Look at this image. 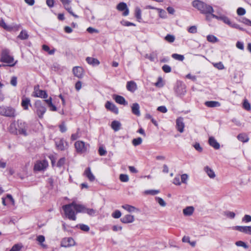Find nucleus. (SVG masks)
Segmentation results:
<instances>
[{"label":"nucleus","mask_w":251,"mask_h":251,"mask_svg":"<svg viewBox=\"0 0 251 251\" xmlns=\"http://www.w3.org/2000/svg\"><path fill=\"white\" fill-rule=\"evenodd\" d=\"M82 208V205L77 204L75 202L62 206L66 217L73 221L76 220V214L81 212Z\"/></svg>","instance_id":"1"},{"label":"nucleus","mask_w":251,"mask_h":251,"mask_svg":"<svg viewBox=\"0 0 251 251\" xmlns=\"http://www.w3.org/2000/svg\"><path fill=\"white\" fill-rule=\"evenodd\" d=\"M192 4L194 7L197 9L202 14H211L212 15L214 12V9L211 5L200 0H194Z\"/></svg>","instance_id":"2"},{"label":"nucleus","mask_w":251,"mask_h":251,"mask_svg":"<svg viewBox=\"0 0 251 251\" xmlns=\"http://www.w3.org/2000/svg\"><path fill=\"white\" fill-rule=\"evenodd\" d=\"M0 61L6 64V65H3V66L9 67L14 66L18 62L17 60H14L13 56L10 55V51L7 49H4L2 50Z\"/></svg>","instance_id":"3"},{"label":"nucleus","mask_w":251,"mask_h":251,"mask_svg":"<svg viewBox=\"0 0 251 251\" xmlns=\"http://www.w3.org/2000/svg\"><path fill=\"white\" fill-rule=\"evenodd\" d=\"M0 114L4 116L14 117L16 116L15 110L11 107H0Z\"/></svg>","instance_id":"4"},{"label":"nucleus","mask_w":251,"mask_h":251,"mask_svg":"<svg viewBox=\"0 0 251 251\" xmlns=\"http://www.w3.org/2000/svg\"><path fill=\"white\" fill-rule=\"evenodd\" d=\"M75 148L77 152L82 153L85 152L89 147V144L85 143L81 141H76L75 144Z\"/></svg>","instance_id":"5"},{"label":"nucleus","mask_w":251,"mask_h":251,"mask_svg":"<svg viewBox=\"0 0 251 251\" xmlns=\"http://www.w3.org/2000/svg\"><path fill=\"white\" fill-rule=\"evenodd\" d=\"M36 113L38 117L40 119L43 118V115L46 111V108L42 104L40 100H37L35 103Z\"/></svg>","instance_id":"6"},{"label":"nucleus","mask_w":251,"mask_h":251,"mask_svg":"<svg viewBox=\"0 0 251 251\" xmlns=\"http://www.w3.org/2000/svg\"><path fill=\"white\" fill-rule=\"evenodd\" d=\"M28 127V125L26 123L19 121H18L17 130L18 133L19 134L27 136Z\"/></svg>","instance_id":"7"},{"label":"nucleus","mask_w":251,"mask_h":251,"mask_svg":"<svg viewBox=\"0 0 251 251\" xmlns=\"http://www.w3.org/2000/svg\"><path fill=\"white\" fill-rule=\"evenodd\" d=\"M48 166V162L45 160L36 161L34 166V170L35 171H42L45 170Z\"/></svg>","instance_id":"8"},{"label":"nucleus","mask_w":251,"mask_h":251,"mask_svg":"<svg viewBox=\"0 0 251 251\" xmlns=\"http://www.w3.org/2000/svg\"><path fill=\"white\" fill-rule=\"evenodd\" d=\"M33 96L34 97L46 99L48 97V94L46 91L39 89L38 85L34 87Z\"/></svg>","instance_id":"9"},{"label":"nucleus","mask_w":251,"mask_h":251,"mask_svg":"<svg viewBox=\"0 0 251 251\" xmlns=\"http://www.w3.org/2000/svg\"><path fill=\"white\" fill-rule=\"evenodd\" d=\"M233 229L245 234L251 235V226H235Z\"/></svg>","instance_id":"10"},{"label":"nucleus","mask_w":251,"mask_h":251,"mask_svg":"<svg viewBox=\"0 0 251 251\" xmlns=\"http://www.w3.org/2000/svg\"><path fill=\"white\" fill-rule=\"evenodd\" d=\"M75 242L72 237L65 238L61 242V246L65 248L74 246Z\"/></svg>","instance_id":"11"},{"label":"nucleus","mask_w":251,"mask_h":251,"mask_svg":"<svg viewBox=\"0 0 251 251\" xmlns=\"http://www.w3.org/2000/svg\"><path fill=\"white\" fill-rule=\"evenodd\" d=\"M73 72L74 75L79 78H82L83 76L84 71L81 67L76 66L74 67Z\"/></svg>","instance_id":"12"},{"label":"nucleus","mask_w":251,"mask_h":251,"mask_svg":"<svg viewBox=\"0 0 251 251\" xmlns=\"http://www.w3.org/2000/svg\"><path fill=\"white\" fill-rule=\"evenodd\" d=\"M117 9L120 11H124L123 15L125 16H127L129 13V10L127 7L126 4L125 2L119 3L117 6Z\"/></svg>","instance_id":"13"},{"label":"nucleus","mask_w":251,"mask_h":251,"mask_svg":"<svg viewBox=\"0 0 251 251\" xmlns=\"http://www.w3.org/2000/svg\"><path fill=\"white\" fill-rule=\"evenodd\" d=\"M184 127L183 119L182 117H179L176 120V128L179 132L182 133L184 131Z\"/></svg>","instance_id":"14"},{"label":"nucleus","mask_w":251,"mask_h":251,"mask_svg":"<svg viewBox=\"0 0 251 251\" xmlns=\"http://www.w3.org/2000/svg\"><path fill=\"white\" fill-rule=\"evenodd\" d=\"M120 220L124 224L131 223L134 221V217L133 215L127 214L123 217Z\"/></svg>","instance_id":"15"},{"label":"nucleus","mask_w":251,"mask_h":251,"mask_svg":"<svg viewBox=\"0 0 251 251\" xmlns=\"http://www.w3.org/2000/svg\"><path fill=\"white\" fill-rule=\"evenodd\" d=\"M105 106L106 109L111 111L112 112H114V113L117 114L118 113V108L115 106V104L110 102L109 101H107L106 102Z\"/></svg>","instance_id":"16"},{"label":"nucleus","mask_w":251,"mask_h":251,"mask_svg":"<svg viewBox=\"0 0 251 251\" xmlns=\"http://www.w3.org/2000/svg\"><path fill=\"white\" fill-rule=\"evenodd\" d=\"M208 142L209 145L216 150L220 148V144L213 137H210L209 138Z\"/></svg>","instance_id":"17"},{"label":"nucleus","mask_w":251,"mask_h":251,"mask_svg":"<svg viewBox=\"0 0 251 251\" xmlns=\"http://www.w3.org/2000/svg\"><path fill=\"white\" fill-rule=\"evenodd\" d=\"M126 89L131 92H134L137 89V85L133 81H128L126 84Z\"/></svg>","instance_id":"18"},{"label":"nucleus","mask_w":251,"mask_h":251,"mask_svg":"<svg viewBox=\"0 0 251 251\" xmlns=\"http://www.w3.org/2000/svg\"><path fill=\"white\" fill-rule=\"evenodd\" d=\"M122 207L129 212H134V211H136L137 212H140L139 209H138L133 206L129 205V204L123 205L122 206Z\"/></svg>","instance_id":"19"},{"label":"nucleus","mask_w":251,"mask_h":251,"mask_svg":"<svg viewBox=\"0 0 251 251\" xmlns=\"http://www.w3.org/2000/svg\"><path fill=\"white\" fill-rule=\"evenodd\" d=\"M211 16L214 18H216L217 20H222L225 23L227 24L228 25H229L231 24V22L229 20V19L225 16H218L217 15H215L214 14H212Z\"/></svg>","instance_id":"20"},{"label":"nucleus","mask_w":251,"mask_h":251,"mask_svg":"<svg viewBox=\"0 0 251 251\" xmlns=\"http://www.w3.org/2000/svg\"><path fill=\"white\" fill-rule=\"evenodd\" d=\"M87 62L92 66H98L100 64V61L96 58L87 57L86 59Z\"/></svg>","instance_id":"21"},{"label":"nucleus","mask_w":251,"mask_h":251,"mask_svg":"<svg viewBox=\"0 0 251 251\" xmlns=\"http://www.w3.org/2000/svg\"><path fill=\"white\" fill-rule=\"evenodd\" d=\"M139 108V105L137 103H134L131 106V110L133 114L137 116H139L140 115Z\"/></svg>","instance_id":"22"},{"label":"nucleus","mask_w":251,"mask_h":251,"mask_svg":"<svg viewBox=\"0 0 251 251\" xmlns=\"http://www.w3.org/2000/svg\"><path fill=\"white\" fill-rule=\"evenodd\" d=\"M204 171L210 178H214L215 177L216 175L214 172L208 166H206L204 167Z\"/></svg>","instance_id":"23"},{"label":"nucleus","mask_w":251,"mask_h":251,"mask_svg":"<svg viewBox=\"0 0 251 251\" xmlns=\"http://www.w3.org/2000/svg\"><path fill=\"white\" fill-rule=\"evenodd\" d=\"M84 175L90 181H93L95 179V177L92 173L90 168H87L85 170Z\"/></svg>","instance_id":"24"},{"label":"nucleus","mask_w":251,"mask_h":251,"mask_svg":"<svg viewBox=\"0 0 251 251\" xmlns=\"http://www.w3.org/2000/svg\"><path fill=\"white\" fill-rule=\"evenodd\" d=\"M194 208L193 206H187L183 210V213L185 216H189L193 214Z\"/></svg>","instance_id":"25"},{"label":"nucleus","mask_w":251,"mask_h":251,"mask_svg":"<svg viewBox=\"0 0 251 251\" xmlns=\"http://www.w3.org/2000/svg\"><path fill=\"white\" fill-rule=\"evenodd\" d=\"M204 104L208 107H217L221 105L220 103L217 101H207Z\"/></svg>","instance_id":"26"},{"label":"nucleus","mask_w":251,"mask_h":251,"mask_svg":"<svg viewBox=\"0 0 251 251\" xmlns=\"http://www.w3.org/2000/svg\"><path fill=\"white\" fill-rule=\"evenodd\" d=\"M115 100L116 102L123 105H127V102H126L125 99V98L121 96H116L115 98Z\"/></svg>","instance_id":"27"},{"label":"nucleus","mask_w":251,"mask_h":251,"mask_svg":"<svg viewBox=\"0 0 251 251\" xmlns=\"http://www.w3.org/2000/svg\"><path fill=\"white\" fill-rule=\"evenodd\" d=\"M82 211L81 213H86L89 215L93 216L95 215L96 213V211L92 208H87L84 206L82 205Z\"/></svg>","instance_id":"28"},{"label":"nucleus","mask_w":251,"mask_h":251,"mask_svg":"<svg viewBox=\"0 0 251 251\" xmlns=\"http://www.w3.org/2000/svg\"><path fill=\"white\" fill-rule=\"evenodd\" d=\"M30 100L28 98H25L22 99V106L25 110H27L28 108V105L30 104Z\"/></svg>","instance_id":"29"},{"label":"nucleus","mask_w":251,"mask_h":251,"mask_svg":"<svg viewBox=\"0 0 251 251\" xmlns=\"http://www.w3.org/2000/svg\"><path fill=\"white\" fill-rule=\"evenodd\" d=\"M0 26L3 27L5 30L8 31L11 30L13 27L11 26L7 25L3 19L0 20Z\"/></svg>","instance_id":"30"},{"label":"nucleus","mask_w":251,"mask_h":251,"mask_svg":"<svg viewBox=\"0 0 251 251\" xmlns=\"http://www.w3.org/2000/svg\"><path fill=\"white\" fill-rule=\"evenodd\" d=\"M176 92L179 95H183L186 92L184 86H177L176 88Z\"/></svg>","instance_id":"31"},{"label":"nucleus","mask_w":251,"mask_h":251,"mask_svg":"<svg viewBox=\"0 0 251 251\" xmlns=\"http://www.w3.org/2000/svg\"><path fill=\"white\" fill-rule=\"evenodd\" d=\"M121 124L119 122L114 121L112 122L111 127L115 131H118L120 129Z\"/></svg>","instance_id":"32"},{"label":"nucleus","mask_w":251,"mask_h":251,"mask_svg":"<svg viewBox=\"0 0 251 251\" xmlns=\"http://www.w3.org/2000/svg\"><path fill=\"white\" fill-rule=\"evenodd\" d=\"M56 146L58 150L63 151L65 149L64 142L62 140H59L56 142Z\"/></svg>","instance_id":"33"},{"label":"nucleus","mask_w":251,"mask_h":251,"mask_svg":"<svg viewBox=\"0 0 251 251\" xmlns=\"http://www.w3.org/2000/svg\"><path fill=\"white\" fill-rule=\"evenodd\" d=\"M237 137L240 141L243 142H247L249 140L248 136L245 134H240Z\"/></svg>","instance_id":"34"},{"label":"nucleus","mask_w":251,"mask_h":251,"mask_svg":"<svg viewBox=\"0 0 251 251\" xmlns=\"http://www.w3.org/2000/svg\"><path fill=\"white\" fill-rule=\"evenodd\" d=\"M9 131L13 134H18L17 127L16 126L15 123H13L10 124L9 126Z\"/></svg>","instance_id":"35"},{"label":"nucleus","mask_w":251,"mask_h":251,"mask_svg":"<svg viewBox=\"0 0 251 251\" xmlns=\"http://www.w3.org/2000/svg\"><path fill=\"white\" fill-rule=\"evenodd\" d=\"M135 17L139 22L142 20L141 10L139 7H136L135 9Z\"/></svg>","instance_id":"36"},{"label":"nucleus","mask_w":251,"mask_h":251,"mask_svg":"<svg viewBox=\"0 0 251 251\" xmlns=\"http://www.w3.org/2000/svg\"><path fill=\"white\" fill-rule=\"evenodd\" d=\"M143 140L141 137L134 138L132 141V143L134 146H138L142 143Z\"/></svg>","instance_id":"37"},{"label":"nucleus","mask_w":251,"mask_h":251,"mask_svg":"<svg viewBox=\"0 0 251 251\" xmlns=\"http://www.w3.org/2000/svg\"><path fill=\"white\" fill-rule=\"evenodd\" d=\"M42 49L43 50H44L46 51H47L49 54L52 55L55 52V49H52L51 50H50V48L48 46L44 45L42 46Z\"/></svg>","instance_id":"38"},{"label":"nucleus","mask_w":251,"mask_h":251,"mask_svg":"<svg viewBox=\"0 0 251 251\" xmlns=\"http://www.w3.org/2000/svg\"><path fill=\"white\" fill-rule=\"evenodd\" d=\"M28 34L26 31L22 30L18 36V37L22 40L26 39L28 38Z\"/></svg>","instance_id":"39"},{"label":"nucleus","mask_w":251,"mask_h":251,"mask_svg":"<svg viewBox=\"0 0 251 251\" xmlns=\"http://www.w3.org/2000/svg\"><path fill=\"white\" fill-rule=\"evenodd\" d=\"M224 215L226 216V217L230 218V219H233L234 218L235 216V214L233 212L229 211H226L224 212Z\"/></svg>","instance_id":"40"},{"label":"nucleus","mask_w":251,"mask_h":251,"mask_svg":"<svg viewBox=\"0 0 251 251\" xmlns=\"http://www.w3.org/2000/svg\"><path fill=\"white\" fill-rule=\"evenodd\" d=\"M175 39V37L174 35H171V34H167L165 37V40L169 42V43H173L174 42Z\"/></svg>","instance_id":"41"},{"label":"nucleus","mask_w":251,"mask_h":251,"mask_svg":"<svg viewBox=\"0 0 251 251\" xmlns=\"http://www.w3.org/2000/svg\"><path fill=\"white\" fill-rule=\"evenodd\" d=\"M172 57L175 59L179 60V61H183L184 59V56L182 55L174 53L172 55Z\"/></svg>","instance_id":"42"},{"label":"nucleus","mask_w":251,"mask_h":251,"mask_svg":"<svg viewBox=\"0 0 251 251\" xmlns=\"http://www.w3.org/2000/svg\"><path fill=\"white\" fill-rule=\"evenodd\" d=\"M119 178L122 182H126L129 180L128 176L126 174H121Z\"/></svg>","instance_id":"43"},{"label":"nucleus","mask_w":251,"mask_h":251,"mask_svg":"<svg viewBox=\"0 0 251 251\" xmlns=\"http://www.w3.org/2000/svg\"><path fill=\"white\" fill-rule=\"evenodd\" d=\"M155 200L160 206L164 207L166 205V203L162 198L159 197H156Z\"/></svg>","instance_id":"44"},{"label":"nucleus","mask_w":251,"mask_h":251,"mask_svg":"<svg viewBox=\"0 0 251 251\" xmlns=\"http://www.w3.org/2000/svg\"><path fill=\"white\" fill-rule=\"evenodd\" d=\"M45 237L43 235H39L37 237V240L41 244V245L46 248V246L43 244V243L45 241Z\"/></svg>","instance_id":"45"},{"label":"nucleus","mask_w":251,"mask_h":251,"mask_svg":"<svg viewBox=\"0 0 251 251\" xmlns=\"http://www.w3.org/2000/svg\"><path fill=\"white\" fill-rule=\"evenodd\" d=\"M145 194L147 195H155L159 193V190H146L145 191Z\"/></svg>","instance_id":"46"},{"label":"nucleus","mask_w":251,"mask_h":251,"mask_svg":"<svg viewBox=\"0 0 251 251\" xmlns=\"http://www.w3.org/2000/svg\"><path fill=\"white\" fill-rule=\"evenodd\" d=\"M145 57L149 59L151 61H154L155 59L156 58V55L154 53L150 54H147L145 55Z\"/></svg>","instance_id":"47"},{"label":"nucleus","mask_w":251,"mask_h":251,"mask_svg":"<svg viewBox=\"0 0 251 251\" xmlns=\"http://www.w3.org/2000/svg\"><path fill=\"white\" fill-rule=\"evenodd\" d=\"M243 107L245 109L248 111H250L251 109V104L247 100H245L244 101Z\"/></svg>","instance_id":"48"},{"label":"nucleus","mask_w":251,"mask_h":251,"mask_svg":"<svg viewBox=\"0 0 251 251\" xmlns=\"http://www.w3.org/2000/svg\"><path fill=\"white\" fill-rule=\"evenodd\" d=\"M235 245L237 246L242 247L246 249L248 248V246L245 242H244L242 241H237L235 243Z\"/></svg>","instance_id":"49"},{"label":"nucleus","mask_w":251,"mask_h":251,"mask_svg":"<svg viewBox=\"0 0 251 251\" xmlns=\"http://www.w3.org/2000/svg\"><path fill=\"white\" fill-rule=\"evenodd\" d=\"M22 248V246L20 244L14 245L9 251H19Z\"/></svg>","instance_id":"50"},{"label":"nucleus","mask_w":251,"mask_h":251,"mask_svg":"<svg viewBox=\"0 0 251 251\" xmlns=\"http://www.w3.org/2000/svg\"><path fill=\"white\" fill-rule=\"evenodd\" d=\"M122 215L121 212L118 210H115L112 214V216L113 218L117 219L119 218Z\"/></svg>","instance_id":"51"},{"label":"nucleus","mask_w":251,"mask_h":251,"mask_svg":"<svg viewBox=\"0 0 251 251\" xmlns=\"http://www.w3.org/2000/svg\"><path fill=\"white\" fill-rule=\"evenodd\" d=\"M65 8V9L66 10L68 11V12L71 14L73 16H74V17L75 18H78V16L75 15L72 11V8L69 6V5H68V6H65V7H64Z\"/></svg>","instance_id":"52"},{"label":"nucleus","mask_w":251,"mask_h":251,"mask_svg":"<svg viewBox=\"0 0 251 251\" xmlns=\"http://www.w3.org/2000/svg\"><path fill=\"white\" fill-rule=\"evenodd\" d=\"M181 182L184 184H187V180L188 178V176L186 174H183L180 176Z\"/></svg>","instance_id":"53"},{"label":"nucleus","mask_w":251,"mask_h":251,"mask_svg":"<svg viewBox=\"0 0 251 251\" xmlns=\"http://www.w3.org/2000/svg\"><path fill=\"white\" fill-rule=\"evenodd\" d=\"M214 66L219 70H223L224 69V66L221 62L213 64Z\"/></svg>","instance_id":"54"},{"label":"nucleus","mask_w":251,"mask_h":251,"mask_svg":"<svg viewBox=\"0 0 251 251\" xmlns=\"http://www.w3.org/2000/svg\"><path fill=\"white\" fill-rule=\"evenodd\" d=\"M242 221L245 223H249L251 222V216L249 215H245L243 217Z\"/></svg>","instance_id":"55"},{"label":"nucleus","mask_w":251,"mask_h":251,"mask_svg":"<svg viewBox=\"0 0 251 251\" xmlns=\"http://www.w3.org/2000/svg\"><path fill=\"white\" fill-rule=\"evenodd\" d=\"M207 40L210 42H216L217 41V38L213 35H208L207 36Z\"/></svg>","instance_id":"56"},{"label":"nucleus","mask_w":251,"mask_h":251,"mask_svg":"<svg viewBox=\"0 0 251 251\" xmlns=\"http://www.w3.org/2000/svg\"><path fill=\"white\" fill-rule=\"evenodd\" d=\"M173 183L176 185H180L181 182L180 181V177L178 176H176L173 179Z\"/></svg>","instance_id":"57"},{"label":"nucleus","mask_w":251,"mask_h":251,"mask_svg":"<svg viewBox=\"0 0 251 251\" xmlns=\"http://www.w3.org/2000/svg\"><path fill=\"white\" fill-rule=\"evenodd\" d=\"M163 71L166 73H170L171 71V68L168 65H164L162 67Z\"/></svg>","instance_id":"58"},{"label":"nucleus","mask_w":251,"mask_h":251,"mask_svg":"<svg viewBox=\"0 0 251 251\" xmlns=\"http://www.w3.org/2000/svg\"><path fill=\"white\" fill-rule=\"evenodd\" d=\"M237 13L238 15L242 16L245 14L246 11L243 8L239 7L237 10Z\"/></svg>","instance_id":"59"},{"label":"nucleus","mask_w":251,"mask_h":251,"mask_svg":"<svg viewBox=\"0 0 251 251\" xmlns=\"http://www.w3.org/2000/svg\"><path fill=\"white\" fill-rule=\"evenodd\" d=\"M10 84L13 86H16L17 84V78L16 76H12L11 79Z\"/></svg>","instance_id":"60"},{"label":"nucleus","mask_w":251,"mask_h":251,"mask_svg":"<svg viewBox=\"0 0 251 251\" xmlns=\"http://www.w3.org/2000/svg\"><path fill=\"white\" fill-rule=\"evenodd\" d=\"M79 226L80 228L82 230L84 231H88L90 229L89 227L87 225H86L81 224V225H79Z\"/></svg>","instance_id":"61"},{"label":"nucleus","mask_w":251,"mask_h":251,"mask_svg":"<svg viewBox=\"0 0 251 251\" xmlns=\"http://www.w3.org/2000/svg\"><path fill=\"white\" fill-rule=\"evenodd\" d=\"M65 158L63 157V158H60L57 163V167H62L65 163Z\"/></svg>","instance_id":"62"},{"label":"nucleus","mask_w":251,"mask_h":251,"mask_svg":"<svg viewBox=\"0 0 251 251\" xmlns=\"http://www.w3.org/2000/svg\"><path fill=\"white\" fill-rule=\"evenodd\" d=\"M188 30L191 33H196L197 32V27L195 25L191 26L188 28Z\"/></svg>","instance_id":"63"},{"label":"nucleus","mask_w":251,"mask_h":251,"mask_svg":"<svg viewBox=\"0 0 251 251\" xmlns=\"http://www.w3.org/2000/svg\"><path fill=\"white\" fill-rule=\"evenodd\" d=\"M99 153L100 155L103 156L106 154V151L102 147L99 148Z\"/></svg>","instance_id":"64"}]
</instances>
